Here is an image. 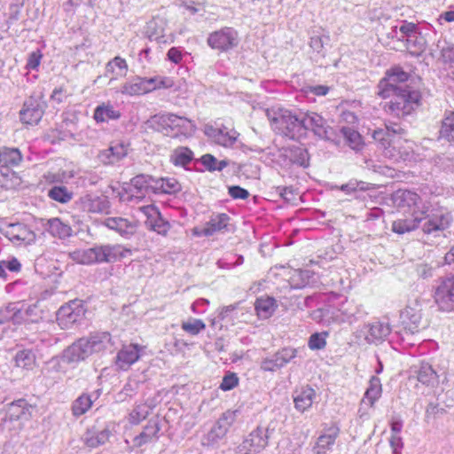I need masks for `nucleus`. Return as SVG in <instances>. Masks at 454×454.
I'll use <instances>...</instances> for the list:
<instances>
[{
    "label": "nucleus",
    "mask_w": 454,
    "mask_h": 454,
    "mask_svg": "<svg viewBox=\"0 0 454 454\" xmlns=\"http://www.w3.org/2000/svg\"><path fill=\"white\" fill-rule=\"evenodd\" d=\"M409 74L401 67H394L387 71L378 85V95L382 98L392 97L384 109L396 117L411 114L420 106L421 93L418 88L409 83Z\"/></svg>",
    "instance_id": "1"
},
{
    "label": "nucleus",
    "mask_w": 454,
    "mask_h": 454,
    "mask_svg": "<svg viewBox=\"0 0 454 454\" xmlns=\"http://www.w3.org/2000/svg\"><path fill=\"white\" fill-rule=\"evenodd\" d=\"M110 340L111 335L108 333H98L88 339H80L67 349L68 360L71 362L82 361L91 353L106 348Z\"/></svg>",
    "instance_id": "2"
},
{
    "label": "nucleus",
    "mask_w": 454,
    "mask_h": 454,
    "mask_svg": "<svg viewBox=\"0 0 454 454\" xmlns=\"http://www.w3.org/2000/svg\"><path fill=\"white\" fill-rule=\"evenodd\" d=\"M422 208H424L425 217L423 218L421 231L424 234L436 236V233L443 232L450 227L453 217L448 209L438 207L428 211L424 205Z\"/></svg>",
    "instance_id": "3"
},
{
    "label": "nucleus",
    "mask_w": 454,
    "mask_h": 454,
    "mask_svg": "<svg viewBox=\"0 0 454 454\" xmlns=\"http://www.w3.org/2000/svg\"><path fill=\"white\" fill-rule=\"evenodd\" d=\"M86 312L82 301L72 300L59 309L56 320L61 329H70L84 319Z\"/></svg>",
    "instance_id": "4"
},
{
    "label": "nucleus",
    "mask_w": 454,
    "mask_h": 454,
    "mask_svg": "<svg viewBox=\"0 0 454 454\" xmlns=\"http://www.w3.org/2000/svg\"><path fill=\"white\" fill-rule=\"evenodd\" d=\"M207 43L218 52H228L239 45V32L232 27H223L208 35Z\"/></svg>",
    "instance_id": "5"
},
{
    "label": "nucleus",
    "mask_w": 454,
    "mask_h": 454,
    "mask_svg": "<svg viewBox=\"0 0 454 454\" xmlns=\"http://www.w3.org/2000/svg\"><path fill=\"white\" fill-rule=\"evenodd\" d=\"M306 113L301 110H286V139L300 140L305 137L307 126H305Z\"/></svg>",
    "instance_id": "6"
},
{
    "label": "nucleus",
    "mask_w": 454,
    "mask_h": 454,
    "mask_svg": "<svg viewBox=\"0 0 454 454\" xmlns=\"http://www.w3.org/2000/svg\"><path fill=\"white\" fill-rule=\"evenodd\" d=\"M434 301L441 310H454V275L441 281L434 292Z\"/></svg>",
    "instance_id": "7"
},
{
    "label": "nucleus",
    "mask_w": 454,
    "mask_h": 454,
    "mask_svg": "<svg viewBox=\"0 0 454 454\" xmlns=\"http://www.w3.org/2000/svg\"><path fill=\"white\" fill-rule=\"evenodd\" d=\"M130 143L121 139L111 142L107 149L102 150L98 157L104 164H114L128 156Z\"/></svg>",
    "instance_id": "8"
},
{
    "label": "nucleus",
    "mask_w": 454,
    "mask_h": 454,
    "mask_svg": "<svg viewBox=\"0 0 454 454\" xmlns=\"http://www.w3.org/2000/svg\"><path fill=\"white\" fill-rule=\"evenodd\" d=\"M144 348L145 347L135 343L123 345L116 355V366L122 371L129 370L132 364L140 359Z\"/></svg>",
    "instance_id": "9"
},
{
    "label": "nucleus",
    "mask_w": 454,
    "mask_h": 454,
    "mask_svg": "<svg viewBox=\"0 0 454 454\" xmlns=\"http://www.w3.org/2000/svg\"><path fill=\"white\" fill-rule=\"evenodd\" d=\"M424 217V208L413 209L409 213V215L404 218L394 221L392 223V231L397 234H404L419 228L421 229Z\"/></svg>",
    "instance_id": "10"
},
{
    "label": "nucleus",
    "mask_w": 454,
    "mask_h": 454,
    "mask_svg": "<svg viewBox=\"0 0 454 454\" xmlns=\"http://www.w3.org/2000/svg\"><path fill=\"white\" fill-rule=\"evenodd\" d=\"M153 176L150 175H137L127 184L125 191L129 199H143L148 192H153Z\"/></svg>",
    "instance_id": "11"
},
{
    "label": "nucleus",
    "mask_w": 454,
    "mask_h": 454,
    "mask_svg": "<svg viewBox=\"0 0 454 454\" xmlns=\"http://www.w3.org/2000/svg\"><path fill=\"white\" fill-rule=\"evenodd\" d=\"M401 320L404 331L411 334L419 333L421 329L425 328V325L422 324L421 309L417 303L414 307L406 306L401 312Z\"/></svg>",
    "instance_id": "12"
},
{
    "label": "nucleus",
    "mask_w": 454,
    "mask_h": 454,
    "mask_svg": "<svg viewBox=\"0 0 454 454\" xmlns=\"http://www.w3.org/2000/svg\"><path fill=\"white\" fill-rule=\"evenodd\" d=\"M80 206L82 211L90 214H107L110 202L106 196L97 194H86L80 199Z\"/></svg>",
    "instance_id": "13"
},
{
    "label": "nucleus",
    "mask_w": 454,
    "mask_h": 454,
    "mask_svg": "<svg viewBox=\"0 0 454 454\" xmlns=\"http://www.w3.org/2000/svg\"><path fill=\"white\" fill-rule=\"evenodd\" d=\"M161 121L172 130H175L176 135L187 137L192 135L196 129V126L192 120L174 114L162 115Z\"/></svg>",
    "instance_id": "14"
},
{
    "label": "nucleus",
    "mask_w": 454,
    "mask_h": 454,
    "mask_svg": "<svg viewBox=\"0 0 454 454\" xmlns=\"http://www.w3.org/2000/svg\"><path fill=\"white\" fill-rule=\"evenodd\" d=\"M140 210L146 216L145 223L151 230L163 236L168 234L170 225L161 218L159 209L154 205L141 207Z\"/></svg>",
    "instance_id": "15"
},
{
    "label": "nucleus",
    "mask_w": 454,
    "mask_h": 454,
    "mask_svg": "<svg viewBox=\"0 0 454 454\" xmlns=\"http://www.w3.org/2000/svg\"><path fill=\"white\" fill-rule=\"evenodd\" d=\"M160 425L158 420L151 419L143 427L142 431L136 435L133 440V448L141 449L142 447L157 442L160 438Z\"/></svg>",
    "instance_id": "16"
},
{
    "label": "nucleus",
    "mask_w": 454,
    "mask_h": 454,
    "mask_svg": "<svg viewBox=\"0 0 454 454\" xmlns=\"http://www.w3.org/2000/svg\"><path fill=\"white\" fill-rule=\"evenodd\" d=\"M288 158L292 164H296L302 168L309 165V155L307 148L300 140H291L290 144L286 142V159Z\"/></svg>",
    "instance_id": "17"
},
{
    "label": "nucleus",
    "mask_w": 454,
    "mask_h": 454,
    "mask_svg": "<svg viewBox=\"0 0 454 454\" xmlns=\"http://www.w3.org/2000/svg\"><path fill=\"white\" fill-rule=\"evenodd\" d=\"M267 437L263 431L257 428L251 432L239 447L243 454H256L262 450L267 445Z\"/></svg>",
    "instance_id": "18"
},
{
    "label": "nucleus",
    "mask_w": 454,
    "mask_h": 454,
    "mask_svg": "<svg viewBox=\"0 0 454 454\" xmlns=\"http://www.w3.org/2000/svg\"><path fill=\"white\" fill-rule=\"evenodd\" d=\"M43 115V110L40 106V103L34 98H30L26 101L23 105L22 109L20 112V118L25 125H36Z\"/></svg>",
    "instance_id": "19"
},
{
    "label": "nucleus",
    "mask_w": 454,
    "mask_h": 454,
    "mask_svg": "<svg viewBox=\"0 0 454 454\" xmlns=\"http://www.w3.org/2000/svg\"><path fill=\"white\" fill-rule=\"evenodd\" d=\"M5 236L15 244H29L32 242L35 235V233L22 223H13L5 229Z\"/></svg>",
    "instance_id": "20"
},
{
    "label": "nucleus",
    "mask_w": 454,
    "mask_h": 454,
    "mask_svg": "<svg viewBox=\"0 0 454 454\" xmlns=\"http://www.w3.org/2000/svg\"><path fill=\"white\" fill-rule=\"evenodd\" d=\"M305 126L307 130L311 129L315 135L321 138L329 139L332 129L326 121L317 113H306Z\"/></svg>",
    "instance_id": "21"
},
{
    "label": "nucleus",
    "mask_w": 454,
    "mask_h": 454,
    "mask_svg": "<svg viewBox=\"0 0 454 454\" xmlns=\"http://www.w3.org/2000/svg\"><path fill=\"white\" fill-rule=\"evenodd\" d=\"M104 223L107 228L115 231L125 238L134 235L137 230V222H131L123 217H108Z\"/></svg>",
    "instance_id": "22"
},
{
    "label": "nucleus",
    "mask_w": 454,
    "mask_h": 454,
    "mask_svg": "<svg viewBox=\"0 0 454 454\" xmlns=\"http://www.w3.org/2000/svg\"><path fill=\"white\" fill-rule=\"evenodd\" d=\"M229 219L226 214H219L212 217L203 228H193L192 233L196 236H212L215 232L225 229Z\"/></svg>",
    "instance_id": "23"
},
{
    "label": "nucleus",
    "mask_w": 454,
    "mask_h": 454,
    "mask_svg": "<svg viewBox=\"0 0 454 454\" xmlns=\"http://www.w3.org/2000/svg\"><path fill=\"white\" fill-rule=\"evenodd\" d=\"M121 117V113L117 110L111 103L103 102L98 105L93 113V119L97 123L117 121Z\"/></svg>",
    "instance_id": "24"
},
{
    "label": "nucleus",
    "mask_w": 454,
    "mask_h": 454,
    "mask_svg": "<svg viewBox=\"0 0 454 454\" xmlns=\"http://www.w3.org/2000/svg\"><path fill=\"white\" fill-rule=\"evenodd\" d=\"M395 201L400 207H408L410 212L413 209L422 208L421 199L414 192L408 190H399L395 194Z\"/></svg>",
    "instance_id": "25"
},
{
    "label": "nucleus",
    "mask_w": 454,
    "mask_h": 454,
    "mask_svg": "<svg viewBox=\"0 0 454 454\" xmlns=\"http://www.w3.org/2000/svg\"><path fill=\"white\" fill-rule=\"evenodd\" d=\"M417 380L422 385L434 388L439 384V376L428 363L422 362L417 371Z\"/></svg>",
    "instance_id": "26"
},
{
    "label": "nucleus",
    "mask_w": 454,
    "mask_h": 454,
    "mask_svg": "<svg viewBox=\"0 0 454 454\" xmlns=\"http://www.w3.org/2000/svg\"><path fill=\"white\" fill-rule=\"evenodd\" d=\"M129 71L127 60L121 56H115L106 65V73L111 76V79L125 77Z\"/></svg>",
    "instance_id": "27"
},
{
    "label": "nucleus",
    "mask_w": 454,
    "mask_h": 454,
    "mask_svg": "<svg viewBox=\"0 0 454 454\" xmlns=\"http://www.w3.org/2000/svg\"><path fill=\"white\" fill-rule=\"evenodd\" d=\"M105 262H115L131 255V249L121 244L104 245Z\"/></svg>",
    "instance_id": "28"
},
{
    "label": "nucleus",
    "mask_w": 454,
    "mask_h": 454,
    "mask_svg": "<svg viewBox=\"0 0 454 454\" xmlns=\"http://www.w3.org/2000/svg\"><path fill=\"white\" fill-rule=\"evenodd\" d=\"M315 395V390L309 386L302 387L299 391H295L294 395V402L296 410L303 412L311 407Z\"/></svg>",
    "instance_id": "29"
},
{
    "label": "nucleus",
    "mask_w": 454,
    "mask_h": 454,
    "mask_svg": "<svg viewBox=\"0 0 454 454\" xmlns=\"http://www.w3.org/2000/svg\"><path fill=\"white\" fill-rule=\"evenodd\" d=\"M369 333L366 336L368 342L381 341L391 333V327L388 323L375 321L368 325Z\"/></svg>",
    "instance_id": "30"
},
{
    "label": "nucleus",
    "mask_w": 454,
    "mask_h": 454,
    "mask_svg": "<svg viewBox=\"0 0 454 454\" xmlns=\"http://www.w3.org/2000/svg\"><path fill=\"white\" fill-rule=\"evenodd\" d=\"M153 190L154 193H176L181 190L179 182L173 177L155 178L153 177Z\"/></svg>",
    "instance_id": "31"
},
{
    "label": "nucleus",
    "mask_w": 454,
    "mask_h": 454,
    "mask_svg": "<svg viewBox=\"0 0 454 454\" xmlns=\"http://www.w3.org/2000/svg\"><path fill=\"white\" fill-rule=\"evenodd\" d=\"M121 93L130 97L147 94L145 78L142 76H136L127 81L121 85Z\"/></svg>",
    "instance_id": "32"
},
{
    "label": "nucleus",
    "mask_w": 454,
    "mask_h": 454,
    "mask_svg": "<svg viewBox=\"0 0 454 454\" xmlns=\"http://www.w3.org/2000/svg\"><path fill=\"white\" fill-rule=\"evenodd\" d=\"M144 78L147 94L159 90L170 89L175 85L174 79L170 76L155 75Z\"/></svg>",
    "instance_id": "33"
},
{
    "label": "nucleus",
    "mask_w": 454,
    "mask_h": 454,
    "mask_svg": "<svg viewBox=\"0 0 454 454\" xmlns=\"http://www.w3.org/2000/svg\"><path fill=\"white\" fill-rule=\"evenodd\" d=\"M47 230L52 236L59 239L69 238L72 235L71 226L58 217L48 220Z\"/></svg>",
    "instance_id": "34"
},
{
    "label": "nucleus",
    "mask_w": 454,
    "mask_h": 454,
    "mask_svg": "<svg viewBox=\"0 0 454 454\" xmlns=\"http://www.w3.org/2000/svg\"><path fill=\"white\" fill-rule=\"evenodd\" d=\"M1 163L5 168H14L19 166L23 156L20 151L17 148L4 147L0 150Z\"/></svg>",
    "instance_id": "35"
},
{
    "label": "nucleus",
    "mask_w": 454,
    "mask_h": 454,
    "mask_svg": "<svg viewBox=\"0 0 454 454\" xmlns=\"http://www.w3.org/2000/svg\"><path fill=\"white\" fill-rule=\"evenodd\" d=\"M329 434H325L317 438L312 451L314 454H325L335 442L339 434L338 428H333Z\"/></svg>",
    "instance_id": "36"
},
{
    "label": "nucleus",
    "mask_w": 454,
    "mask_h": 454,
    "mask_svg": "<svg viewBox=\"0 0 454 454\" xmlns=\"http://www.w3.org/2000/svg\"><path fill=\"white\" fill-rule=\"evenodd\" d=\"M14 364L18 368L30 371L36 365V356L31 349H22L16 353Z\"/></svg>",
    "instance_id": "37"
},
{
    "label": "nucleus",
    "mask_w": 454,
    "mask_h": 454,
    "mask_svg": "<svg viewBox=\"0 0 454 454\" xmlns=\"http://www.w3.org/2000/svg\"><path fill=\"white\" fill-rule=\"evenodd\" d=\"M110 432L107 429L101 431L88 430L84 439L85 445L90 449L98 448L108 442Z\"/></svg>",
    "instance_id": "38"
},
{
    "label": "nucleus",
    "mask_w": 454,
    "mask_h": 454,
    "mask_svg": "<svg viewBox=\"0 0 454 454\" xmlns=\"http://www.w3.org/2000/svg\"><path fill=\"white\" fill-rule=\"evenodd\" d=\"M276 308L275 300L270 297H260L255 301L254 309L260 318H269Z\"/></svg>",
    "instance_id": "39"
},
{
    "label": "nucleus",
    "mask_w": 454,
    "mask_h": 454,
    "mask_svg": "<svg viewBox=\"0 0 454 454\" xmlns=\"http://www.w3.org/2000/svg\"><path fill=\"white\" fill-rule=\"evenodd\" d=\"M381 383L379 378L372 377L369 381V387L366 389L364 396L362 400L363 403H368L370 406H372L374 403L381 395Z\"/></svg>",
    "instance_id": "40"
},
{
    "label": "nucleus",
    "mask_w": 454,
    "mask_h": 454,
    "mask_svg": "<svg viewBox=\"0 0 454 454\" xmlns=\"http://www.w3.org/2000/svg\"><path fill=\"white\" fill-rule=\"evenodd\" d=\"M193 159L192 151L185 146L177 147L174 150L170 160L175 166L184 167Z\"/></svg>",
    "instance_id": "41"
},
{
    "label": "nucleus",
    "mask_w": 454,
    "mask_h": 454,
    "mask_svg": "<svg viewBox=\"0 0 454 454\" xmlns=\"http://www.w3.org/2000/svg\"><path fill=\"white\" fill-rule=\"evenodd\" d=\"M199 160L209 172L222 171L229 165L228 160H218L214 155L210 153L203 154Z\"/></svg>",
    "instance_id": "42"
},
{
    "label": "nucleus",
    "mask_w": 454,
    "mask_h": 454,
    "mask_svg": "<svg viewBox=\"0 0 454 454\" xmlns=\"http://www.w3.org/2000/svg\"><path fill=\"white\" fill-rule=\"evenodd\" d=\"M93 401L91 396L87 394H82L78 396L72 404V413L75 417H80L85 414L92 406Z\"/></svg>",
    "instance_id": "43"
},
{
    "label": "nucleus",
    "mask_w": 454,
    "mask_h": 454,
    "mask_svg": "<svg viewBox=\"0 0 454 454\" xmlns=\"http://www.w3.org/2000/svg\"><path fill=\"white\" fill-rule=\"evenodd\" d=\"M439 139L454 143V112L442 120Z\"/></svg>",
    "instance_id": "44"
},
{
    "label": "nucleus",
    "mask_w": 454,
    "mask_h": 454,
    "mask_svg": "<svg viewBox=\"0 0 454 454\" xmlns=\"http://www.w3.org/2000/svg\"><path fill=\"white\" fill-rule=\"evenodd\" d=\"M69 257L76 263L90 265L94 263L92 247L80 248L69 253Z\"/></svg>",
    "instance_id": "45"
},
{
    "label": "nucleus",
    "mask_w": 454,
    "mask_h": 454,
    "mask_svg": "<svg viewBox=\"0 0 454 454\" xmlns=\"http://www.w3.org/2000/svg\"><path fill=\"white\" fill-rule=\"evenodd\" d=\"M150 411L151 409L145 403L137 404L129 414V423L139 424L148 417Z\"/></svg>",
    "instance_id": "46"
},
{
    "label": "nucleus",
    "mask_w": 454,
    "mask_h": 454,
    "mask_svg": "<svg viewBox=\"0 0 454 454\" xmlns=\"http://www.w3.org/2000/svg\"><path fill=\"white\" fill-rule=\"evenodd\" d=\"M406 49L411 55L419 57L426 50V41L419 35L410 36L406 40Z\"/></svg>",
    "instance_id": "47"
},
{
    "label": "nucleus",
    "mask_w": 454,
    "mask_h": 454,
    "mask_svg": "<svg viewBox=\"0 0 454 454\" xmlns=\"http://www.w3.org/2000/svg\"><path fill=\"white\" fill-rule=\"evenodd\" d=\"M341 133L345 138L346 143L350 148L356 151L362 148V137L357 131L349 127H343L341 129Z\"/></svg>",
    "instance_id": "48"
},
{
    "label": "nucleus",
    "mask_w": 454,
    "mask_h": 454,
    "mask_svg": "<svg viewBox=\"0 0 454 454\" xmlns=\"http://www.w3.org/2000/svg\"><path fill=\"white\" fill-rule=\"evenodd\" d=\"M48 196L57 202L65 204L73 199V192L66 186H53L49 191Z\"/></svg>",
    "instance_id": "49"
},
{
    "label": "nucleus",
    "mask_w": 454,
    "mask_h": 454,
    "mask_svg": "<svg viewBox=\"0 0 454 454\" xmlns=\"http://www.w3.org/2000/svg\"><path fill=\"white\" fill-rule=\"evenodd\" d=\"M210 136L216 144L224 147L231 146L236 141L235 137L220 129H213Z\"/></svg>",
    "instance_id": "50"
},
{
    "label": "nucleus",
    "mask_w": 454,
    "mask_h": 454,
    "mask_svg": "<svg viewBox=\"0 0 454 454\" xmlns=\"http://www.w3.org/2000/svg\"><path fill=\"white\" fill-rule=\"evenodd\" d=\"M181 327L185 333L191 335H197L201 331L205 330L206 324L201 319L193 318L192 320L183 322Z\"/></svg>",
    "instance_id": "51"
},
{
    "label": "nucleus",
    "mask_w": 454,
    "mask_h": 454,
    "mask_svg": "<svg viewBox=\"0 0 454 454\" xmlns=\"http://www.w3.org/2000/svg\"><path fill=\"white\" fill-rule=\"evenodd\" d=\"M239 384V378L236 372H227L223 377L219 388L224 392L231 391Z\"/></svg>",
    "instance_id": "52"
},
{
    "label": "nucleus",
    "mask_w": 454,
    "mask_h": 454,
    "mask_svg": "<svg viewBox=\"0 0 454 454\" xmlns=\"http://www.w3.org/2000/svg\"><path fill=\"white\" fill-rule=\"evenodd\" d=\"M445 413L446 410L442 407H440L438 403H430L426 409L425 420L426 422L430 423L431 420L441 418Z\"/></svg>",
    "instance_id": "53"
},
{
    "label": "nucleus",
    "mask_w": 454,
    "mask_h": 454,
    "mask_svg": "<svg viewBox=\"0 0 454 454\" xmlns=\"http://www.w3.org/2000/svg\"><path fill=\"white\" fill-rule=\"evenodd\" d=\"M326 332L315 333L309 339V348L312 350L323 349L326 346Z\"/></svg>",
    "instance_id": "54"
},
{
    "label": "nucleus",
    "mask_w": 454,
    "mask_h": 454,
    "mask_svg": "<svg viewBox=\"0 0 454 454\" xmlns=\"http://www.w3.org/2000/svg\"><path fill=\"white\" fill-rule=\"evenodd\" d=\"M284 363V357L278 354L271 358H266L262 362L261 368L265 372H275L281 368Z\"/></svg>",
    "instance_id": "55"
},
{
    "label": "nucleus",
    "mask_w": 454,
    "mask_h": 454,
    "mask_svg": "<svg viewBox=\"0 0 454 454\" xmlns=\"http://www.w3.org/2000/svg\"><path fill=\"white\" fill-rule=\"evenodd\" d=\"M395 145L388 146L386 148V155L395 161L406 160L410 157V151L407 149L401 151V148H399L398 153H395Z\"/></svg>",
    "instance_id": "56"
},
{
    "label": "nucleus",
    "mask_w": 454,
    "mask_h": 454,
    "mask_svg": "<svg viewBox=\"0 0 454 454\" xmlns=\"http://www.w3.org/2000/svg\"><path fill=\"white\" fill-rule=\"evenodd\" d=\"M43 59V53L40 50L33 51L29 54L26 68L29 70H35L39 67L41 60Z\"/></svg>",
    "instance_id": "57"
},
{
    "label": "nucleus",
    "mask_w": 454,
    "mask_h": 454,
    "mask_svg": "<svg viewBox=\"0 0 454 454\" xmlns=\"http://www.w3.org/2000/svg\"><path fill=\"white\" fill-rule=\"evenodd\" d=\"M228 194L233 200H247L249 197V192L239 185H231L228 187Z\"/></svg>",
    "instance_id": "58"
},
{
    "label": "nucleus",
    "mask_w": 454,
    "mask_h": 454,
    "mask_svg": "<svg viewBox=\"0 0 454 454\" xmlns=\"http://www.w3.org/2000/svg\"><path fill=\"white\" fill-rule=\"evenodd\" d=\"M184 58L183 51L178 47H171L167 52V59L170 62L178 65L182 62Z\"/></svg>",
    "instance_id": "59"
},
{
    "label": "nucleus",
    "mask_w": 454,
    "mask_h": 454,
    "mask_svg": "<svg viewBox=\"0 0 454 454\" xmlns=\"http://www.w3.org/2000/svg\"><path fill=\"white\" fill-rule=\"evenodd\" d=\"M11 408H20L21 410L20 414L17 415V419H20V415L28 413L30 414V409L32 408V405L29 404L26 399L20 398L18 400L13 401L10 404Z\"/></svg>",
    "instance_id": "60"
},
{
    "label": "nucleus",
    "mask_w": 454,
    "mask_h": 454,
    "mask_svg": "<svg viewBox=\"0 0 454 454\" xmlns=\"http://www.w3.org/2000/svg\"><path fill=\"white\" fill-rule=\"evenodd\" d=\"M330 90V87L326 85H312L308 86L306 93H311L315 96H325Z\"/></svg>",
    "instance_id": "61"
},
{
    "label": "nucleus",
    "mask_w": 454,
    "mask_h": 454,
    "mask_svg": "<svg viewBox=\"0 0 454 454\" xmlns=\"http://www.w3.org/2000/svg\"><path fill=\"white\" fill-rule=\"evenodd\" d=\"M94 263L105 262L104 245H98L92 247Z\"/></svg>",
    "instance_id": "62"
},
{
    "label": "nucleus",
    "mask_w": 454,
    "mask_h": 454,
    "mask_svg": "<svg viewBox=\"0 0 454 454\" xmlns=\"http://www.w3.org/2000/svg\"><path fill=\"white\" fill-rule=\"evenodd\" d=\"M309 46L314 51L320 53L324 49V42L322 37L319 35L311 36L309 41Z\"/></svg>",
    "instance_id": "63"
},
{
    "label": "nucleus",
    "mask_w": 454,
    "mask_h": 454,
    "mask_svg": "<svg viewBox=\"0 0 454 454\" xmlns=\"http://www.w3.org/2000/svg\"><path fill=\"white\" fill-rule=\"evenodd\" d=\"M6 310L12 313L9 318V321H11L13 325L22 324V311L20 309H16L15 308L10 309L8 307L6 308Z\"/></svg>",
    "instance_id": "64"
}]
</instances>
